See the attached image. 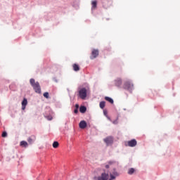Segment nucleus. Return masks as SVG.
Segmentation results:
<instances>
[{"mask_svg": "<svg viewBox=\"0 0 180 180\" xmlns=\"http://www.w3.org/2000/svg\"><path fill=\"white\" fill-rule=\"evenodd\" d=\"M58 146H59V143H58V141H54V142L53 143V148H57L58 147Z\"/></svg>", "mask_w": 180, "mask_h": 180, "instance_id": "nucleus-21", "label": "nucleus"}, {"mask_svg": "<svg viewBox=\"0 0 180 180\" xmlns=\"http://www.w3.org/2000/svg\"><path fill=\"white\" fill-rule=\"evenodd\" d=\"M75 109H79V105L75 104Z\"/></svg>", "mask_w": 180, "mask_h": 180, "instance_id": "nucleus-26", "label": "nucleus"}, {"mask_svg": "<svg viewBox=\"0 0 180 180\" xmlns=\"http://www.w3.org/2000/svg\"><path fill=\"white\" fill-rule=\"evenodd\" d=\"M79 127L80 129H85V127H86V122H85L84 120L81 121L79 124Z\"/></svg>", "mask_w": 180, "mask_h": 180, "instance_id": "nucleus-11", "label": "nucleus"}, {"mask_svg": "<svg viewBox=\"0 0 180 180\" xmlns=\"http://www.w3.org/2000/svg\"><path fill=\"white\" fill-rule=\"evenodd\" d=\"M112 123H113L114 124H116V121H114Z\"/></svg>", "mask_w": 180, "mask_h": 180, "instance_id": "nucleus-29", "label": "nucleus"}, {"mask_svg": "<svg viewBox=\"0 0 180 180\" xmlns=\"http://www.w3.org/2000/svg\"><path fill=\"white\" fill-rule=\"evenodd\" d=\"M27 141L30 144H33L36 141V136L34 135L31 136L27 139Z\"/></svg>", "mask_w": 180, "mask_h": 180, "instance_id": "nucleus-9", "label": "nucleus"}, {"mask_svg": "<svg viewBox=\"0 0 180 180\" xmlns=\"http://www.w3.org/2000/svg\"><path fill=\"white\" fill-rule=\"evenodd\" d=\"M73 70L74 71H79V65H78L77 64H74L73 65Z\"/></svg>", "mask_w": 180, "mask_h": 180, "instance_id": "nucleus-15", "label": "nucleus"}, {"mask_svg": "<svg viewBox=\"0 0 180 180\" xmlns=\"http://www.w3.org/2000/svg\"><path fill=\"white\" fill-rule=\"evenodd\" d=\"M116 176H117L112 174V173H110V179H108V180H115L116 179Z\"/></svg>", "mask_w": 180, "mask_h": 180, "instance_id": "nucleus-20", "label": "nucleus"}, {"mask_svg": "<svg viewBox=\"0 0 180 180\" xmlns=\"http://www.w3.org/2000/svg\"><path fill=\"white\" fill-rule=\"evenodd\" d=\"M108 120H110V117H108Z\"/></svg>", "mask_w": 180, "mask_h": 180, "instance_id": "nucleus-30", "label": "nucleus"}, {"mask_svg": "<svg viewBox=\"0 0 180 180\" xmlns=\"http://www.w3.org/2000/svg\"><path fill=\"white\" fill-rule=\"evenodd\" d=\"M114 84L115 86H121L122 85V79L120 78H117L116 79L114 80Z\"/></svg>", "mask_w": 180, "mask_h": 180, "instance_id": "nucleus-8", "label": "nucleus"}, {"mask_svg": "<svg viewBox=\"0 0 180 180\" xmlns=\"http://www.w3.org/2000/svg\"><path fill=\"white\" fill-rule=\"evenodd\" d=\"M123 88H124V89L129 91V92H131L133 91V89H134L133 83L130 80H128L124 82Z\"/></svg>", "mask_w": 180, "mask_h": 180, "instance_id": "nucleus-3", "label": "nucleus"}, {"mask_svg": "<svg viewBox=\"0 0 180 180\" xmlns=\"http://www.w3.org/2000/svg\"><path fill=\"white\" fill-rule=\"evenodd\" d=\"M30 83L36 94H41V88L40 87V84L39 82H36L34 79H30Z\"/></svg>", "mask_w": 180, "mask_h": 180, "instance_id": "nucleus-1", "label": "nucleus"}, {"mask_svg": "<svg viewBox=\"0 0 180 180\" xmlns=\"http://www.w3.org/2000/svg\"><path fill=\"white\" fill-rule=\"evenodd\" d=\"M20 146L21 147H24L25 148H27L29 144L26 142V141H22L20 143Z\"/></svg>", "mask_w": 180, "mask_h": 180, "instance_id": "nucleus-12", "label": "nucleus"}, {"mask_svg": "<svg viewBox=\"0 0 180 180\" xmlns=\"http://www.w3.org/2000/svg\"><path fill=\"white\" fill-rule=\"evenodd\" d=\"M104 142L107 144V146H110V144L113 143V138L112 136H108L104 139Z\"/></svg>", "mask_w": 180, "mask_h": 180, "instance_id": "nucleus-6", "label": "nucleus"}, {"mask_svg": "<svg viewBox=\"0 0 180 180\" xmlns=\"http://www.w3.org/2000/svg\"><path fill=\"white\" fill-rule=\"evenodd\" d=\"M79 112L80 113H85V112H86V107H85L84 105L80 106Z\"/></svg>", "mask_w": 180, "mask_h": 180, "instance_id": "nucleus-14", "label": "nucleus"}, {"mask_svg": "<svg viewBox=\"0 0 180 180\" xmlns=\"http://www.w3.org/2000/svg\"><path fill=\"white\" fill-rule=\"evenodd\" d=\"M124 110H126V108H124Z\"/></svg>", "mask_w": 180, "mask_h": 180, "instance_id": "nucleus-31", "label": "nucleus"}, {"mask_svg": "<svg viewBox=\"0 0 180 180\" xmlns=\"http://www.w3.org/2000/svg\"><path fill=\"white\" fill-rule=\"evenodd\" d=\"M111 175H114L115 176H119V173L116 171V169H114L113 172L111 173Z\"/></svg>", "mask_w": 180, "mask_h": 180, "instance_id": "nucleus-19", "label": "nucleus"}, {"mask_svg": "<svg viewBox=\"0 0 180 180\" xmlns=\"http://www.w3.org/2000/svg\"><path fill=\"white\" fill-rule=\"evenodd\" d=\"M45 119H47V120H53V117L51 115H44Z\"/></svg>", "mask_w": 180, "mask_h": 180, "instance_id": "nucleus-22", "label": "nucleus"}, {"mask_svg": "<svg viewBox=\"0 0 180 180\" xmlns=\"http://www.w3.org/2000/svg\"><path fill=\"white\" fill-rule=\"evenodd\" d=\"M105 101H101L99 103V106L101 109H103L105 108Z\"/></svg>", "mask_w": 180, "mask_h": 180, "instance_id": "nucleus-17", "label": "nucleus"}, {"mask_svg": "<svg viewBox=\"0 0 180 180\" xmlns=\"http://www.w3.org/2000/svg\"><path fill=\"white\" fill-rule=\"evenodd\" d=\"M105 168L108 169L109 168V165H106Z\"/></svg>", "mask_w": 180, "mask_h": 180, "instance_id": "nucleus-28", "label": "nucleus"}, {"mask_svg": "<svg viewBox=\"0 0 180 180\" xmlns=\"http://www.w3.org/2000/svg\"><path fill=\"white\" fill-rule=\"evenodd\" d=\"M99 56V51L96 49H94L91 52V56H90L91 60H94V58H96Z\"/></svg>", "mask_w": 180, "mask_h": 180, "instance_id": "nucleus-5", "label": "nucleus"}, {"mask_svg": "<svg viewBox=\"0 0 180 180\" xmlns=\"http://www.w3.org/2000/svg\"><path fill=\"white\" fill-rule=\"evenodd\" d=\"M91 11H94V9H96V6L98 5V2L96 1H91Z\"/></svg>", "mask_w": 180, "mask_h": 180, "instance_id": "nucleus-13", "label": "nucleus"}, {"mask_svg": "<svg viewBox=\"0 0 180 180\" xmlns=\"http://www.w3.org/2000/svg\"><path fill=\"white\" fill-rule=\"evenodd\" d=\"M27 105V99L24 98L22 101V110H25L26 109V105Z\"/></svg>", "mask_w": 180, "mask_h": 180, "instance_id": "nucleus-10", "label": "nucleus"}, {"mask_svg": "<svg viewBox=\"0 0 180 180\" xmlns=\"http://www.w3.org/2000/svg\"><path fill=\"white\" fill-rule=\"evenodd\" d=\"M105 100L109 102L110 103H113V99L110 97L105 96Z\"/></svg>", "mask_w": 180, "mask_h": 180, "instance_id": "nucleus-16", "label": "nucleus"}, {"mask_svg": "<svg viewBox=\"0 0 180 180\" xmlns=\"http://www.w3.org/2000/svg\"><path fill=\"white\" fill-rule=\"evenodd\" d=\"M1 137H8V133L6 131H3Z\"/></svg>", "mask_w": 180, "mask_h": 180, "instance_id": "nucleus-23", "label": "nucleus"}, {"mask_svg": "<svg viewBox=\"0 0 180 180\" xmlns=\"http://www.w3.org/2000/svg\"><path fill=\"white\" fill-rule=\"evenodd\" d=\"M77 96H78V98H80V99L85 101V99H86V96H87L86 89L85 87L80 89L78 91Z\"/></svg>", "mask_w": 180, "mask_h": 180, "instance_id": "nucleus-2", "label": "nucleus"}, {"mask_svg": "<svg viewBox=\"0 0 180 180\" xmlns=\"http://www.w3.org/2000/svg\"><path fill=\"white\" fill-rule=\"evenodd\" d=\"M44 98H46V99H49V92H45V93H44Z\"/></svg>", "mask_w": 180, "mask_h": 180, "instance_id": "nucleus-24", "label": "nucleus"}, {"mask_svg": "<svg viewBox=\"0 0 180 180\" xmlns=\"http://www.w3.org/2000/svg\"><path fill=\"white\" fill-rule=\"evenodd\" d=\"M128 174L129 175H133V174H134V168H130L128 170Z\"/></svg>", "mask_w": 180, "mask_h": 180, "instance_id": "nucleus-18", "label": "nucleus"}, {"mask_svg": "<svg viewBox=\"0 0 180 180\" xmlns=\"http://www.w3.org/2000/svg\"><path fill=\"white\" fill-rule=\"evenodd\" d=\"M137 146V141L136 139H132L128 141L129 147H136Z\"/></svg>", "mask_w": 180, "mask_h": 180, "instance_id": "nucleus-7", "label": "nucleus"}, {"mask_svg": "<svg viewBox=\"0 0 180 180\" xmlns=\"http://www.w3.org/2000/svg\"><path fill=\"white\" fill-rule=\"evenodd\" d=\"M74 113H75L77 115V113H78V108H75L74 110Z\"/></svg>", "mask_w": 180, "mask_h": 180, "instance_id": "nucleus-25", "label": "nucleus"}, {"mask_svg": "<svg viewBox=\"0 0 180 180\" xmlns=\"http://www.w3.org/2000/svg\"><path fill=\"white\" fill-rule=\"evenodd\" d=\"M103 113H104L105 116H106V115H108V112L105 110L103 111Z\"/></svg>", "mask_w": 180, "mask_h": 180, "instance_id": "nucleus-27", "label": "nucleus"}, {"mask_svg": "<svg viewBox=\"0 0 180 180\" xmlns=\"http://www.w3.org/2000/svg\"><path fill=\"white\" fill-rule=\"evenodd\" d=\"M109 174L106 172H103L101 174L100 176L97 177V180H108Z\"/></svg>", "mask_w": 180, "mask_h": 180, "instance_id": "nucleus-4", "label": "nucleus"}]
</instances>
